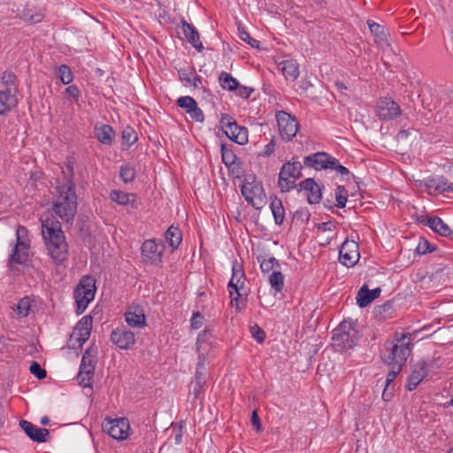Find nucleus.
I'll return each mask as SVG.
<instances>
[{"mask_svg": "<svg viewBox=\"0 0 453 453\" xmlns=\"http://www.w3.org/2000/svg\"><path fill=\"white\" fill-rule=\"evenodd\" d=\"M20 17L29 24H36L42 20V15L39 12L34 13V11L30 8H25Z\"/></svg>", "mask_w": 453, "mask_h": 453, "instance_id": "39", "label": "nucleus"}, {"mask_svg": "<svg viewBox=\"0 0 453 453\" xmlns=\"http://www.w3.org/2000/svg\"><path fill=\"white\" fill-rule=\"evenodd\" d=\"M211 337V333L208 330H203L197 337L196 341V350L199 353V355H203V353H201L202 349L206 350L207 346L206 345L210 338Z\"/></svg>", "mask_w": 453, "mask_h": 453, "instance_id": "42", "label": "nucleus"}, {"mask_svg": "<svg viewBox=\"0 0 453 453\" xmlns=\"http://www.w3.org/2000/svg\"><path fill=\"white\" fill-rule=\"evenodd\" d=\"M270 209L273 212L275 224L278 226L282 225L285 219V209L281 200L277 196H272Z\"/></svg>", "mask_w": 453, "mask_h": 453, "instance_id": "28", "label": "nucleus"}, {"mask_svg": "<svg viewBox=\"0 0 453 453\" xmlns=\"http://www.w3.org/2000/svg\"><path fill=\"white\" fill-rule=\"evenodd\" d=\"M410 334H395L394 342H387L381 360L387 365L403 366L411 353Z\"/></svg>", "mask_w": 453, "mask_h": 453, "instance_id": "3", "label": "nucleus"}, {"mask_svg": "<svg viewBox=\"0 0 453 453\" xmlns=\"http://www.w3.org/2000/svg\"><path fill=\"white\" fill-rule=\"evenodd\" d=\"M188 114H189L193 120L197 122H203L204 119L203 113L202 110L197 106V104L195 106V108H192V110Z\"/></svg>", "mask_w": 453, "mask_h": 453, "instance_id": "61", "label": "nucleus"}, {"mask_svg": "<svg viewBox=\"0 0 453 453\" xmlns=\"http://www.w3.org/2000/svg\"><path fill=\"white\" fill-rule=\"evenodd\" d=\"M165 238L169 246L177 249L182 241V234L179 227L171 226L165 233Z\"/></svg>", "mask_w": 453, "mask_h": 453, "instance_id": "29", "label": "nucleus"}, {"mask_svg": "<svg viewBox=\"0 0 453 453\" xmlns=\"http://www.w3.org/2000/svg\"><path fill=\"white\" fill-rule=\"evenodd\" d=\"M103 430L114 439L124 440L128 436L130 426L126 418L105 419L103 423Z\"/></svg>", "mask_w": 453, "mask_h": 453, "instance_id": "9", "label": "nucleus"}, {"mask_svg": "<svg viewBox=\"0 0 453 453\" xmlns=\"http://www.w3.org/2000/svg\"><path fill=\"white\" fill-rule=\"evenodd\" d=\"M302 164L296 157H292L290 161L285 163L280 168L278 185H281L285 178L300 179L302 177Z\"/></svg>", "mask_w": 453, "mask_h": 453, "instance_id": "14", "label": "nucleus"}, {"mask_svg": "<svg viewBox=\"0 0 453 453\" xmlns=\"http://www.w3.org/2000/svg\"><path fill=\"white\" fill-rule=\"evenodd\" d=\"M142 255L147 262L157 264L161 262L162 249L153 240L145 241L141 248Z\"/></svg>", "mask_w": 453, "mask_h": 453, "instance_id": "20", "label": "nucleus"}, {"mask_svg": "<svg viewBox=\"0 0 453 453\" xmlns=\"http://www.w3.org/2000/svg\"><path fill=\"white\" fill-rule=\"evenodd\" d=\"M298 192L306 191L309 203H319L322 198L321 188L313 178H307L298 183Z\"/></svg>", "mask_w": 453, "mask_h": 453, "instance_id": "13", "label": "nucleus"}, {"mask_svg": "<svg viewBox=\"0 0 453 453\" xmlns=\"http://www.w3.org/2000/svg\"><path fill=\"white\" fill-rule=\"evenodd\" d=\"M281 71L286 79L296 80L299 75V67L295 60H286L280 63Z\"/></svg>", "mask_w": 453, "mask_h": 453, "instance_id": "31", "label": "nucleus"}, {"mask_svg": "<svg viewBox=\"0 0 453 453\" xmlns=\"http://www.w3.org/2000/svg\"><path fill=\"white\" fill-rule=\"evenodd\" d=\"M180 79L185 82V86H191V82L196 80L202 83V79L196 73L194 69H180L179 71Z\"/></svg>", "mask_w": 453, "mask_h": 453, "instance_id": "33", "label": "nucleus"}, {"mask_svg": "<svg viewBox=\"0 0 453 453\" xmlns=\"http://www.w3.org/2000/svg\"><path fill=\"white\" fill-rule=\"evenodd\" d=\"M335 199H336V206L338 208H344L348 200V193L346 188L343 186H338L336 188V194H335Z\"/></svg>", "mask_w": 453, "mask_h": 453, "instance_id": "47", "label": "nucleus"}, {"mask_svg": "<svg viewBox=\"0 0 453 453\" xmlns=\"http://www.w3.org/2000/svg\"><path fill=\"white\" fill-rule=\"evenodd\" d=\"M94 375L92 374H87L83 373L82 371L80 370L79 373L77 375V380L80 385L83 387H90L91 386V380Z\"/></svg>", "mask_w": 453, "mask_h": 453, "instance_id": "59", "label": "nucleus"}, {"mask_svg": "<svg viewBox=\"0 0 453 453\" xmlns=\"http://www.w3.org/2000/svg\"><path fill=\"white\" fill-rule=\"evenodd\" d=\"M28 260V251H20L18 249H13L12 253L8 259V267L12 272L18 271L17 265H27Z\"/></svg>", "mask_w": 453, "mask_h": 453, "instance_id": "27", "label": "nucleus"}, {"mask_svg": "<svg viewBox=\"0 0 453 453\" xmlns=\"http://www.w3.org/2000/svg\"><path fill=\"white\" fill-rule=\"evenodd\" d=\"M311 214L307 209H300L296 211L292 215V221L303 224L309 220Z\"/></svg>", "mask_w": 453, "mask_h": 453, "instance_id": "50", "label": "nucleus"}, {"mask_svg": "<svg viewBox=\"0 0 453 453\" xmlns=\"http://www.w3.org/2000/svg\"><path fill=\"white\" fill-rule=\"evenodd\" d=\"M367 24L371 30V33L375 36L377 42H386L387 34L384 28L378 23L372 20H368Z\"/></svg>", "mask_w": 453, "mask_h": 453, "instance_id": "36", "label": "nucleus"}, {"mask_svg": "<svg viewBox=\"0 0 453 453\" xmlns=\"http://www.w3.org/2000/svg\"><path fill=\"white\" fill-rule=\"evenodd\" d=\"M16 76L12 72H4L2 76V83L4 86V89H10L14 95L17 92V87L15 84Z\"/></svg>", "mask_w": 453, "mask_h": 453, "instance_id": "38", "label": "nucleus"}, {"mask_svg": "<svg viewBox=\"0 0 453 453\" xmlns=\"http://www.w3.org/2000/svg\"><path fill=\"white\" fill-rule=\"evenodd\" d=\"M114 131L109 125H103L95 129V134L97 140L106 145H110L112 142V135Z\"/></svg>", "mask_w": 453, "mask_h": 453, "instance_id": "30", "label": "nucleus"}, {"mask_svg": "<svg viewBox=\"0 0 453 453\" xmlns=\"http://www.w3.org/2000/svg\"><path fill=\"white\" fill-rule=\"evenodd\" d=\"M427 374L428 365L426 362L422 361L416 364L408 378L407 389L409 391L414 390Z\"/></svg>", "mask_w": 453, "mask_h": 453, "instance_id": "18", "label": "nucleus"}, {"mask_svg": "<svg viewBox=\"0 0 453 453\" xmlns=\"http://www.w3.org/2000/svg\"><path fill=\"white\" fill-rule=\"evenodd\" d=\"M64 182L55 188L56 196L52 211L66 223H72L77 212V195L73 181V166L68 163L66 170H63Z\"/></svg>", "mask_w": 453, "mask_h": 453, "instance_id": "1", "label": "nucleus"}, {"mask_svg": "<svg viewBox=\"0 0 453 453\" xmlns=\"http://www.w3.org/2000/svg\"><path fill=\"white\" fill-rule=\"evenodd\" d=\"M234 90L237 96L242 98H249L254 89L252 88L242 86L238 83V86H236Z\"/></svg>", "mask_w": 453, "mask_h": 453, "instance_id": "58", "label": "nucleus"}, {"mask_svg": "<svg viewBox=\"0 0 453 453\" xmlns=\"http://www.w3.org/2000/svg\"><path fill=\"white\" fill-rule=\"evenodd\" d=\"M18 104L16 95L10 89L0 90V115H4Z\"/></svg>", "mask_w": 453, "mask_h": 453, "instance_id": "23", "label": "nucleus"}, {"mask_svg": "<svg viewBox=\"0 0 453 453\" xmlns=\"http://www.w3.org/2000/svg\"><path fill=\"white\" fill-rule=\"evenodd\" d=\"M31 298L29 296H25L21 298L19 303L16 304V311L20 318H25L28 315L30 307H31Z\"/></svg>", "mask_w": 453, "mask_h": 453, "instance_id": "37", "label": "nucleus"}, {"mask_svg": "<svg viewBox=\"0 0 453 453\" xmlns=\"http://www.w3.org/2000/svg\"><path fill=\"white\" fill-rule=\"evenodd\" d=\"M19 426L32 441L36 442L47 441V437L50 435L48 429L36 427L27 420H20Z\"/></svg>", "mask_w": 453, "mask_h": 453, "instance_id": "19", "label": "nucleus"}, {"mask_svg": "<svg viewBox=\"0 0 453 453\" xmlns=\"http://www.w3.org/2000/svg\"><path fill=\"white\" fill-rule=\"evenodd\" d=\"M239 36L240 38L249 43L252 48L258 49L259 48V41L256 40L255 38H252L250 34L245 31L243 27H238Z\"/></svg>", "mask_w": 453, "mask_h": 453, "instance_id": "51", "label": "nucleus"}, {"mask_svg": "<svg viewBox=\"0 0 453 453\" xmlns=\"http://www.w3.org/2000/svg\"><path fill=\"white\" fill-rule=\"evenodd\" d=\"M351 331L355 333L351 326V323L343 320L339 326L334 330L332 337L334 344L342 349H352L356 344V341L354 339V334H350Z\"/></svg>", "mask_w": 453, "mask_h": 453, "instance_id": "8", "label": "nucleus"}, {"mask_svg": "<svg viewBox=\"0 0 453 453\" xmlns=\"http://www.w3.org/2000/svg\"><path fill=\"white\" fill-rule=\"evenodd\" d=\"M278 127L280 136L287 142L291 141L299 129V123L296 118L284 111L276 114Z\"/></svg>", "mask_w": 453, "mask_h": 453, "instance_id": "7", "label": "nucleus"}, {"mask_svg": "<svg viewBox=\"0 0 453 453\" xmlns=\"http://www.w3.org/2000/svg\"><path fill=\"white\" fill-rule=\"evenodd\" d=\"M250 332L252 334V337L257 341V342L261 343L265 339V331L260 328L257 325H254L250 327Z\"/></svg>", "mask_w": 453, "mask_h": 453, "instance_id": "56", "label": "nucleus"}, {"mask_svg": "<svg viewBox=\"0 0 453 453\" xmlns=\"http://www.w3.org/2000/svg\"><path fill=\"white\" fill-rule=\"evenodd\" d=\"M236 296L233 297L231 296V304L232 306H234L236 311H241L245 303H243V300L241 298V294L239 293V290L237 292H234Z\"/></svg>", "mask_w": 453, "mask_h": 453, "instance_id": "62", "label": "nucleus"}, {"mask_svg": "<svg viewBox=\"0 0 453 453\" xmlns=\"http://www.w3.org/2000/svg\"><path fill=\"white\" fill-rule=\"evenodd\" d=\"M334 157L326 152H317L304 157L303 163L307 167H312L316 170L329 169Z\"/></svg>", "mask_w": 453, "mask_h": 453, "instance_id": "16", "label": "nucleus"}, {"mask_svg": "<svg viewBox=\"0 0 453 453\" xmlns=\"http://www.w3.org/2000/svg\"><path fill=\"white\" fill-rule=\"evenodd\" d=\"M296 180H290V178H285V180H282L281 185H279V188L282 192H288L290 189L296 188L298 191L299 186L298 183H296Z\"/></svg>", "mask_w": 453, "mask_h": 453, "instance_id": "55", "label": "nucleus"}, {"mask_svg": "<svg viewBox=\"0 0 453 453\" xmlns=\"http://www.w3.org/2000/svg\"><path fill=\"white\" fill-rule=\"evenodd\" d=\"M110 197L112 201L121 205H130L134 209H136L138 206L136 195L133 193H126L120 190H112L110 194Z\"/></svg>", "mask_w": 453, "mask_h": 453, "instance_id": "25", "label": "nucleus"}, {"mask_svg": "<svg viewBox=\"0 0 453 453\" xmlns=\"http://www.w3.org/2000/svg\"><path fill=\"white\" fill-rule=\"evenodd\" d=\"M219 83L224 89L234 91L238 86V81L234 78L230 73L222 72L219 78Z\"/></svg>", "mask_w": 453, "mask_h": 453, "instance_id": "32", "label": "nucleus"}, {"mask_svg": "<svg viewBox=\"0 0 453 453\" xmlns=\"http://www.w3.org/2000/svg\"><path fill=\"white\" fill-rule=\"evenodd\" d=\"M206 357L199 355V361L196 372V385L194 387L195 395L197 396L199 391L202 389L203 385L205 384L206 367L204 365Z\"/></svg>", "mask_w": 453, "mask_h": 453, "instance_id": "26", "label": "nucleus"}, {"mask_svg": "<svg viewBox=\"0 0 453 453\" xmlns=\"http://www.w3.org/2000/svg\"><path fill=\"white\" fill-rule=\"evenodd\" d=\"M241 191L245 200L255 209L260 210L265 203L266 196L263 185L257 180L254 175H248L244 178Z\"/></svg>", "mask_w": 453, "mask_h": 453, "instance_id": "5", "label": "nucleus"}, {"mask_svg": "<svg viewBox=\"0 0 453 453\" xmlns=\"http://www.w3.org/2000/svg\"><path fill=\"white\" fill-rule=\"evenodd\" d=\"M182 30L188 42L193 45L199 52L203 50V45L200 41V35L196 27L188 23L184 19H181Z\"/></svg>", "mask_w": 453, "mask_h": 453, "instance_id": "22", "label": "nucleus"}, {"mask_svg": "<svg viewBox=\"0 0 453 453\" xmlns=\"http://www.w3.org/2000/svg\"><path fill=\"white\" fill-rule=\"evenodd\" d=\"M203 317L200 312L194 313L191 319V326L194 329H198L203 326Z\"/></svg>", "mask_w": 453, "mask_h": 453, "instance_id": "63", "label": "nucleus"}, {"mask_svg": "<svg viewBox=\"0 0 453 453\" xmlns=\"http://www.w3.org/2000/svg\"><path fill=\"white\" fill-rule=\"evenodd\" d=\"M359 259L358 245L354 241L346 240L341 246L339 252L340 262L347 267L356 265Z\"/></svg>", "mask_w": 453, "mask_h": 453, "instance_id": "11", "label": "nucleus"}, {"mask_svg": "<svg viewBox=\"0 0 453 453\" xmlns=\"http://www.w3.org/2000/svg\"><path fill=\"white\" fill-rule=\"evenodd\" d=\"M435 191L438 193L453 192V183H449L443 176L436 179Z\"/></svg>", "mask_w": 453, "mask_h": 453, "instance_id": "49", "label": "nucleus"}, {"mask_svg": "<svg viewBox=\"0 0 453 453\" xmlns=\"http://www.w3.org/2000/svg\"><path fill=\"white\" fill-rule=\"evenodd\" d=\"M58 73H59V78L64 84L67 85L73 81V74L68 65H60L59 69H58Z\"/></svg>", "mask_w": 453, "mask_h": 453, "instance_id": "46", "label": "nucleus"}, {"mask_svg": "<svg viewBox=\"0 0 453 453\" xmlns=\"http://www.w3.org/2000/svg\"><path fill=\"white\" fill-rule=\"evenodd\" d=\"M220 124L226 135L233 142L244 145L248 142V129L245 127L238 126L233 117L228 114H222Z\"/></svg>", "mask_w": 453, "mask_h": 453, "instance_id": "6", "label": "nucleus"}, {"mask_svg": "<svg viewBox=\"0 0 453 453\" xmlns=\"http://www.w3.org/2000/svg\"><path fill=\"white\" fill-rule=\"evenodd\" d=\"M329 169L336 170L342 175H347L349 173V169L343 165H342L338 159L335 157L333 158L331 162V165H329Z\"/></svg>", "mask_w": 453, "mask_h": 453, "instance_id": "60", "label": "nucleus"}, {"mask_svg": "<svg viewBox=\"0 0 453 453\" xmlns=\"http://www.w3.org/2000/svg\"><path fill=\"white\" fill-rule=\"evenodd\" d=\"M88 358V349L85 351V353L83 354L82 356V358H81V366H80V370L82 371V374L83 373H87V374H92L94 375V372H95V367L92 366V365H85L86 363V359Z\"/></svg>", "mask_w": 453, "mask_h": 453, "instance_id": "57", "label": "nucleus"}, {"mask_svg": "<svg viewBox=\"0 0 453 453\" xmlns=\"http://www.w3.org/2000/svg\"><path fill=\"white\" fill-rule=\"evenodd\" d=\"M437 218L438 217H436V216L431 217V216L425 215V216H421L418 219V221L420 223H422L423 225L429 226L431 229H434Z\"/></svg>", "mask_w": 453, "mask_h": 453, "instance_id": "64", "label": "nucleus"}, {"mask_svg": "<svg viewBox=\"0 0 453 453\" xmlns=\"http://www.w3.org/2000/svg\"><path fill=\"white\" fill-rule=\"evenodd\" d=\"M27 234V229L24 226H19L17 229V242L15 245V249L22 251H28V243L26 240L23 239V236Z\"/></svg>", "mask_w": 453, "mask_h": 453, "instance_id": "41", "label": "nucleus"}, {"mask_svg": "<svg viewBox=\"0 0 453 453\" xmlns=\"http://www.w3.org/2000/svg\"><path fill=\"white\" fill-rule=\"evenodd\" d=\"M280 264L275 257L263 258L260 261V268L264 273H268L274 268H279Z\"/></svg>", "mask_w": 453, "mask_h": 453, "instance_id": "43", "label": "nucleus"}, {"mask_svg": "<svg viewBox=\"0 0 453 453\" xmlns=\"http://www.w3.org/2000/svg\"><path fill=\"white\" fill-rule=\"evenodd\" d=\"M377 108L378 116L380 119L383 120L393 119L401 113L399 105L395 102L388 97L380 99Z\"/></svg>", "mask_w": 453, "mask_h": 453, "instance_id": "15", "label": "nucleus"}, {"mask_svg": "<svg viewBox=\"0 0 453 453\" xmlns=\"http://www.w3.org/2000/svg\"><path fill=\"white\" fill-rule=\"evenodd\" d=\"M271 287L277 292H280L284 288V276L280 271H273L269 276Z\"/></svg>", "mask_w": 453, "mask_h": 453, "instance_id": "35", "label": "nucleus"}, {"mask_svg": "<svg viewBox=\"0 0 453 453\" xmlns=\"http://www.w3.org/2000/svg\"><path fill=\"white\" fill-rule=\"evenodd\" d=\"M29 371L39 380H42L47 376L45 369L42 368V366L35 361L32 362L30 365Z\"/></svg>", "mask_w": 453, "mask_h": 453, "instance_id": "53", "label": "nucleus"}, {"mask_svg": "<svg viewBox=\"0 0 453 453\" xmlns=\"http://www.w3.org/2000/svg\"><path fill=\"white\" fill-rule=\"evenodd\" d=\"M93 319L90 315L84 316L76 325L71 335V341L75 339L81 346L86 342L90 335Z\"/></svg>", "mask_w": 453, "mask_h": 453, "instance_id": "12", "label": "nucleus"}, {"mask_svg": "<svg viewBox=\"0 0 453 453\" xmlns=\"http://www.w3.org/2000/svg\"><path fill=\"white\" fill-rule=\"evenodd\" d=\"M126 322L129 326L142 328L146 326V317L140 307H135L134 311H127L125 313Z\"/></svg>", "mask_w": 453, "mask_h": 453, "instance_id": "24", "label": "nucleus"}, {"mask_svg": "<svg viewBox=\"0 0 453 453\" xmlns=\"http://www.w3.org/2000/svg\"><path fill=\"white\" fill-rule=\"evenodd\" d=\"M119 177L125 183L132 182L135 178V170L130 164L121 166Z\"/></svg>", "mask_w": 453, "mask_h": 453, "instance_id": "40", "label": "nucleus"}, {"mask_svg": "<svg viewBox=\"0 0 453 453\" xmlns=\"http://www.w3.org/2000/svg\"><path fill=\"white\" fill-rule=\"evenodd\" d=\"M435 233L441 236H449L453 234V231L449 226L442 221L441 218H437L434 227L433 229Z\"/></svg>", "mask_w": 453, "mask_h": 453, "instance_id": "45", "label": "nucleus"}, {"mask_svg": "<svg viewBox=\"0 0 453 453\" xmlns=\"http://www.w3.org/2000/svg\"><path fill=\"white\" fill-rule=\"evenodd\" d=\"M111 341L121 349H129L135 343V334L123 326L112 330Z\"/></svg>", "mask_w": 453, "mask_h": 453, "instance_id": "10", "label": "nucleus"}, {"mask_svg": "<svg viewBox=\"0 0 453 453\" xmlns=\"http://www.w3.org/2000/svg\"><path fill=\"white\" fill-rule=\"evenodd\" d=\"M96 280L91 276H83L73 291L77 305L76 313H83L88 303L94 299L96 293Z\"/></svg>", "mask_w": 453, "mask_h": 453, "instance_id": "4", "label": "nucleus"}, {"mask_svg": "<svg viewBox=\"0 0 453 453\" xmlns=\"http://www.w3.org/2000/svg\"><path fill=\"white\" fill-rule=\"evenodd\" d=\"M196 100L188 96H180L177 100V105L186 111L187 113H188L192 108H195L196 105Z\"/></svg>", "mask_w": 453, "mask_h": 453, "instance_id": "44", "label": "nucleus"}, {"mask_svg": "<svg viewBox=\"0 0 453 453\" xmlns=\"http://www.w3.org/2000/svg\"><path fill=\"white\" fill-rule=\"evenodd\" d=\"M390 367V371L388 372L387 375V379L385 381V385L391 386V384L394 382L396 376L400 373V372L403 369V366L398 365H388Z\"/></svg>", "mask_w": 453, "mask_h": 453, "instance_id": "54", "label": "nucleus"}, {"mask_svg": "<svg viewBox=\"0 0 453 453\" xmlns=\"http://www.w3.org/2000/svg\"><path fill=\"white\" fill-rule=\"evenodd\" d=\"M122 139L123 142L129 147L137 141L138 137L137 134L132 127H127L122 132Z\"/></svg>", "mask_w": 453, "mask_h": 453, "instance_id": "48", "label": "nucleus"}, {"mask_svg": "<svg viewBox=\"0 0 453 453\" xmlns=\"http://www.w3.org/2000/svg\"><path fill=\"white\" fill-rule=\"evenodd\" d=\"M221 157L223 163L229 168L232 165H234L238 157L234 153V151L228 148L226 144L221 145Z\"/></svg>", "mask_w": 453, "mask_h": 453, "instance_id": "34", "label": "nucleus"}, {"mask_svg": "<svg viewBox=\"0 0 453 453\" xmlns=\"http://www.w3.org/2000/svg\"><path fill=\"white\" fill-rule=\"evenodd\" d=\"M245 273L242 269V265L236 260L233 262L232 265V277L228 283V290L230 296L234 295V292H237L243 288L245 283Z\"/></svg>", "mask_w": 453, "mask_h": 453, "instance_id": "17", "label": "nucleus"}, {"mask_svg": "<svg viewBox=\"0 0 453 453\" xmlns=\"http://www.w3.org/2000/svg\"><path fill=\"white\" fill-rule=\"evenodd\" d=\"M42 234L50 256L57 264H61L67 258L68 244L65 236L61 230L58 221H51L50 224L43 222Z\"/></svg>", "mask_w": 453, "mask_h": 453, "instance_id": "2", "label": "nucleus"}, {"mask_svg": "<svg viewBox=\"0 0 453 453\" xmlns=\"http://www.w3.org/2000/svg\"><path fill=\"white\" fill-rule=\"evenodd\" d=\"M380 288L370 290L367 285H363L357 295V303L359 307L365 308L368 306L373 300L380 296Z\"/></svg>", "mask_w": 453, "mask_h": 453, "instance_id": "21", "label": "nucleus"}, {"mask_svg": "<svg viewBox=\"0 0 453 453\" xmlns=\"http://www.w3.org/2000/svg\"><path fill=\"white\" fill-rule=\"evenodd\" d=\"M435 250V247L432 245L427 240L423 239L419 242L417 246L416 252L418 255H425L426 253H431Z\"/></svg>", "mask_w": 453, "mask_h": 453, "instance_id": "52", "label": "nucleus"}]
</instances>
